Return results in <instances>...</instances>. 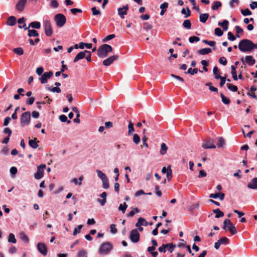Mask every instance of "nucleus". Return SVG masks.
Returning a JSON list of instances; mask_svg holds the SVG:
<instances>
[{
    "instance_id": "30",
    "label": "nucleus",
    "mask_w": 257,
    "mask_h": 257,
    "mask_svg": "<svg viewBox=\"0 0 257 257\" xmlns=\"http://www.w3.org/2000/svg\"><path fill=\"white\" fill-rule=\"evenodd\" d=\"M96 173H97L98 177L102 181L103 180L106 179V178H107V177L106 176V175L104 173H103L101 171H100L99 170H97Z\"/></svg>"
},
{
    "instance_id": "11",
    "label": "nucleus",
    "mask_w": 257,
    "mask_h": 257,
    "mask_svg": "<svg viewBox=\"0 0 257 257\" xmlns=\"http://www.w3.org/2000/svg\"><path fill=\"white\" fill-rule=\"evenodd\" d=\"M38 251L43 255H46L47 253V248L44 243L39 242L37 244Z\"/></svg>"
},
{
    "instance_id": "25",
    "label": "nucleus",
    "mask_w": 257,
    "mask_h": 257,
    "mask_svg": "<svg viewBox=\"0 0 257 257\" xmlns=\"http://www.w3.org/2000/svg\"><path fill=\"white\" fill-rule=\"evenodd\" d=\"M17 19L16 17H9L7 21V24L8 25L13 26L16 24Z\"/></svg>"
},
{
    "instance_id": "4",
    "label": "nucleus",
    "mask_w": 257,
    "mask_h": 257,
    "mask_svg": "<svg viewBox=\"0 0 257 257\" xmlns=\"http://www.w3.org/2000/svg\"><path fill=\"white\" fill-rule=\"evenodd\" d=\"M112 245L109 242H103L98 250L100 254H106L108 253L112 249Z\"/></svg>"
},
{
    "instance_id": "51",
    "label": "nucleus",
    "mask_w": 257,
    "mask_h": 257,
    "mask_svg": "<svg viewBox=\"0 0 257 257\" xmlns=\"http://www.w3.org/2000/svg\"><path fill=\"white\" fill-rule=\"evenodd\" d=\"M82 227H83L82 225H79L77 227H75L74 229L73 232V235H76L78 233H80V230L81 229Z\"/></svg>"
},
{
    "instance_id": "64",
    "label": "nucleus",
    "mask_w": 257,
    "mask_h": 257,
    "mask_svg": "<svg viewBox=\"0 0 257 257\" xmlns=\"http://www.w3.org/2000/svg\"><path fill=\"white\" fill-rule=\"evenodd\" d=\"M9 149L7 147H4L1 151V153L5 155H7L9 154Z\"/></svg>"
},
{
    "instance_id": "29",
    "label": "nucleus",
    "mask_w": 257,
    "mask_h": 257,
    "mask_svg": "<svg viewBox=\"0 0 257 257\" xmlns=\"http://www.w3.org/2000/svg\"><path fill=\"white\" fill-rule=\"evenodd\" d=\"M83 180V177L82 176H80L78 179L76 178H73L71 180V182H73L76 185H81V182Z\"/></svg>"
},
{
    "instance_id": "23",
    "label": "nucleus",
    "mask_w": 257,
    "mask_h": 257,
    "mask_svg": "<svg viewBox=\"0 0 257 257\" xmlns=\"http://www.w3.org/2000/svg\"><path fill=\"white\" fill-rule=\"evenodd\" d=\"M212 52L211 49L210 48H205L201 49L198 51V53L202 55L208 54Z\"/></svg>"
},
{
    "instance_id": "48",
    "label": "nucleus",
    "mask_w": 257,
    "mask_h": 257,
    "mask_svg": "<svg viewBox=\"0 0 257 257\" xmlns=\"http://www.w3.org/2000/svg\"><path fill=\"white\" fill-rule=\"evenodd\" d=\"M166 245H167V248L170 252H172L176 247V245L173 243H167Z\"/></svg>"
},
{
    "instance_id": "58",
    "label": "nucleus",
    "mask_w": 257,
    "mask_h": 257,
    "mask_svg": "<svg viewBox=\"0 0 257 257\" xmlns=\"http://www.w3.org/2000/svg\"><path fill=\"white\" fill-rule=\"evenodd\" d=\"M86 251L84 249L80 250L77 254L78 257H87Z\"/></svg>"
},
{
    "instance_id": "14",
    "label": "nucleus",
    "mask_w": 257,
    "mask_h": 257,
    "mask_svg": "<svg viewBox=\"0 0 257 257\" xmlns=\"http://www.w3.org/2000/svg\"><path fill=\"white\" fill-rule=\"evenodd\" d=\"M202 146L205 149L216 148V146L213 144V141L211 139L208 140L206 143L203 144Z\"/></svg>"
},
{
    "instance_id": "52",
    "label": "nucleus",
    "mask_w": 257,
    "mask_h": 257,
    "mask_svg": "<svg viewBox=\"0 0 257 257\" xmlns=\"http://www.w3.org/2000/svg\"><path fill=\"white\" fill-rule=\"evenodd\" d=\"M144 221H145V219H144V218H139L137 222L135 224L136 226L139 227L141 226V225H143V223Z\"/></svg>"
},
{
    "instance_id": "10",
    "label": "nucleus",
    "mask_w": 257,
    "mask_h": 257,
    "mask_svg": "<svg viewBox=\"0 0 257 257\" xmlns=\"http://www.w3.org/2000/svg\"><path fill=\"white\" fill-rule=\"evenodd\" d=\"M240 60L243 63V64H244V61H245L249 66H252L255 63V59L253 58V57L252 56H250V55L246 56L244 58V59L243 57H242L240 59Z\"/></svg>"
},
{
    "instance_id": "24",
    "label": "nucleus",
    "mask_w": 257,
    "mask_h": 257,
    "mask_svg": "<svg viewBox=\"0 0 257 257\" xmlns=\"http://www.w3.org/2000/svg\"><path fill=\"white\" fill-rule=\"evenodd\" d=\"M214 213L216 214L215 217L216 218H219L224 216V213L221 211L219 208L213 209L212 210Z\"/></svg>"
},
{
    "instance_id": "41",
    "label": "nucleus",
    "mask_w": 257,
    "mask_h": 257,
    "mask_svg": "<svg viewBox=\"0 0 257 257\" xmlns=\"http://www.w3.org/2000/svg\"><path fill=\"white\" fill-rule=\"evenodd\" d=\"M226 86L228 89L232 92H236L238 90L237 87L235 85H233L229 83H227Z\"/></svg>"
},
{
    "instance_id": "19",
    "label": "nucleus",
    "mask_w": 257,
    "mask_h": 257,
    "mask_svg": "<svg viewBox=\"0 0 257 257\" xmlns=\"http://www.w3.org/2000/svg\"><path fill=\"white\" fill-rule=\"evenodd\" d=\"M228 25L229 22L227 20H224L222 22H219L218 23V25L221 27L224 31L227 30Z\"/></svg>"
},
{
    "instance_id": "8",
    "label": "nucleus",
    "mask_w": 257,
    "mask_h": 257,
    "mask_svg": "<svg viewBox=\"0 0 257 257\" xmlns=\"http://www.w3.org/2000/svg\"><path fill=\"white\" fill-rule=\"evenodd\" d=\"M45 33L47 36L50 37L53 34V30L49 21H45L44 24Z\"/></svg>"
},
{
    "instance_id": "1",
    "label": "nucleus",
    "mask_w": 257,
    "mask_h": 257,
    "mask_svg": "<svg viewBox=\"0 0 257 257\" xmlns=\"http://www.w3.org/2000/svg\"><path fill=\"white\" fill-rule=\"evenodd\" d=\"M238 47L241 52H251L252 51V41L247 39H242L239 42Z\"/></svg>"
},
{
    "instance_id": "2",
    "label": "nucleus",
    "mask_w": 257,
    "mask_h": 257,
    "mask_svg": "<svg viewBox=\"0 0 257 257\" xmlns=\"http://www.w3.org/2000/svg\"><path fill=\"white\" fill-rule=\"evenodd\" d=\"M112 47L108 44H103L99 47L97 51V56L99 58H103L106 57L108 53L112 52Z\"/></svg>"
},
{
    "instance_id": "59",
    "label": "nucleus",
    "mask_w": 257,
    "mask_h": 257,
    "mask_svg": "<svg viewBox=\"0 0 257 257\" xmlns=\"http://www.w3.org/2000/svg\"><path fill=\"white\" fill-rule=\"evenodd\" d=\"M115 35L114 34H110L106 36L105 38L103 39V42H106L108 41H109L114 38H115Z\"/></svg>"
},
{
    "instance_id": "47",
    "label": "nucleus",
    "mask_w": 257,
    "mask_h": 257,
    "mask_svg": "<svg viewBox=\"0 0 257 257\" xmlns=\"http://www.w3.org/2000/svg\"><path fill=\"white\" fill-rule=\"evenodd\" d=\"M13 51L15 53L18 55H22L24 53L23 49L21 47L15 48Z\"/></svg>"
},
{
    "instance_id": "44",
    "label": "nucleus",
    "mask_w": 257,
    "mask_h": 257,
    "mask_svg": "<svg viewBox=\"0 0 257 257\" xmlns=\"http://www.w3.org/2000/svg\"><path fill=\"white\" fill-rule=\"evenodd\" d=\"M10 172L11 173V177L12 178L15 177L16 174L18 172V169L16 167H12L10 168Z\"/></svg>"
},
{
    "instance_id": "15",
    "label": "nucleus",
    "mask_w": 257,
    "mask_h": 257,
    "mask_svg": "<svg viewBox=\"0 0 257 257\" xmlns=\"http://www.w3.org/2000/svg\"><path fill=\"white\" fill-rule=\"evenodd\" d=\"M247 187L251 189H257V177H255L251 180L250 182L247 184Z\"/></svg>"
},
{
    "instance_id": "35",
    "label": "nucleus",
    "mask_w": 257,
    "mask_h": 257,
    "mask_svg": "<svg viewBox=\"0 0 257 257\" xmlns=\"http://www.w3.org/2000/svg\"><path fill=\"white\" fill-rule=\"evenodd\" d=\"M220 97L221 98V100L222 101V102L224 104H229L230 102V101L229 100V98H228L227 97H226L222 93H220Z\"/></svg>"
},
{
    "instance_id": "46",
    "label": "nucleus",
    "mask_w": 257,
    "mask_h": 257,
    "mask_svg": "<svg viewBox=\"0 0 257 257\" xmlns=\"http://www.w3.org/2000/svg\"><path fill=\"white\" fill-rule=\"evenodd\" d=\"M181 13L182 14L184 15L185 16H190L191 11L188 8H186V10L185 8H183L181 10Z\"/></svg>"
},
{
    "instance_id": "17",
    "label": "nucleus",
    "mask_w": 257,
    "mask_h": 257,
    "mask_svg": "<svg viewBox=\"0 0 257 257\" xmlns=\"http://www.w3.org/2000/svg\"><path fill=\"white\" fill-rule=\"evenodd\" d=\"M27 0H20L16 5V9L19 11H22L26 5Z\"/></svg>"
},
{
    "instance_id": "16",
    "label": "nucleus",
    "mask_w": 257,
    "mask_h": 257,
    "mask_svg": "<svg viewBox=\"0 0 257 257\" xmlns=\"http://www.w3.org/2000/svg\"><path fill=\"white\" fill-rule=\"evenodd\" d=\"M86 53L85 50L83 51H81L78 53L77 55L75 56L74 59H73V62L76 63L78 62L79 60H81L85 57Z\"/></svg>"
},
{
    "instance_id": "27",
    "label": "nucleus",
    "mask_w": 257,
    "mask_h": 257,
    "mask_svg": "<svg viewBox=\"0 0 257 257\" xmlns=\"http://www.w3.org/2000/svg\"><path fill=\"white\" fill-rule=\"evenodd\" d=\"M92 44L91 43H85L83 42H80L79 43V47L81 49H83L85 47L87 49H90L92 48Z\"/></svg>"
},
{
    "instance_id": "49",
    "label": "nucleus",
    "mask_w": 257,
    "mask_h": 257,
    "mask_svg": "<svg viewBox=\"0 0 257 257\" xmlns=\"http://www.w3.org/2000/svg\"><path fill=\"white\" fill-rule=\"evenodd\" d=\"M214 34L218 37H221L223 35V32L220 28H216L214 30Z\"/></svg>"
},
{
    "instance_id": "12",
    "label": "nucleus",
    "mask_w": 257,
    "mask_h": 257,
    "mask_svg": "<svg viewBox=\"0 0 257 257\" xmlns=\"http://www.w3.org/2000/svg\"><path fill=\"white\" fill-rule=\"evenodd\" d=\"M54 21L58 27H63L66 22V17H54Z\"/></svg>"
},
{
    "instance_id": "62",
    "label": "nucleus",
    "mask_w": 257,
    "mask_h": 257,
    "mask_svg": "<svg viewBox=\"0 0 257 257\" xmlns=\"http://www.w3.org/2000/svg\"><path fill=\"white\" fill-rule=\"evenodd\" d=\"M85 53H86V56H85L86 60L88 62H90L91 61V52L89 51H87V50H85Z\"/></svg>"
},
{
    "instance_id": "36",
    "label": "nucleus",
    "mask_w": 257,
    "mask_h": 257,
    "mask_svg": "<svg viewBox=\"0 0 257 257\" xmlns=\"http://www.w3.org/2000/svg\"><path fill=\"white\" fill-rule=\"evenodd\" d=\"M8 242L13 243H16L17 242V240L15 238V235L13 233H11L9 234L8 237Z\"/></svg>"
},
{
    "instance_id": "5",
    "label": "nucleus",
    "mask_w": 257,
    "mask_h": 257,
    "mask_svg": "<svg viewBox=\"0 0 257 257\" xmlns=\"http://www.w3.org/2000/svg\"><path fill=\"white\" fill-rule=\"evenodd\" d=\"M31 121V113L30 111L23 113L20 118L21 125L22 127L29 125Z\"/></svg>"
},
{
    "instance_id": "60",
    "label": "nucleus",
    "mask_w": 257,
    "mask_h": 257,
    "mask_svg": "<svg viewBox=\"0 0 257 257\" xmlns=\"http://www.w3.org/2000/svg\"><path fill=\"white\" fill-rule=\"evenodd\" d=\"M50 6L52 8H57L58 7V3L56 0H52Z\"/></svg>"
},
{
    "instance_id": "3",
    "label": "nucleus",
    "mask_w": 257,
    "mask_h": 257,
    "mask_svg": "<svg viewBox=\"0 0 257 257\" xmlns=\"http://www.w3.org/2000/svg\"><path fill=\"white\" fill-rule=\"evenodd\" d=\"M222 228L224 230H228L232 235H234L237 233L235 227L229 219H225L224 220Z\"/></svg>"
},
{
    "instance_id": "13",
    "label": "nucleus",
    "mask_w": 257,
    "mask_h": 257,
    "mask_svg": "<svg viewBox=\"0 0 257 257\" xmlns=\"http://www.w3.org/2000/svg\"><path fill=\"white\" fill-rule=\"evenodd\" d=\"M117 58V55L110 56L103 61V65L105 66H108L110 65L115 60H116Z\"/></svg>"
},
{
    "instance_id": "61",
    "label": "nucleus",
    "mask_w": 257,
    "mask_h": 257,
    "mask_svg": "<svg viewBox=\"0 0 257 257\" xmlns=\"http://www.w3.org/2000/svg\"><path fill=\"white\" fill-rule=\"evenodd\" d=\"M70 11L72 13V14L74 15H77V13H81L82 12V11L81 9L77 8L71 9L70 10Z\"/></svg>"
},
{
    "instance_id": "39",
    "label": "nucleus",
    "mask_w": 257,
    "mask_h": 257,
    "mask_svg": "<svg viewBox=\"0 0 257 257\" xmlns=\"http://www.w3.org/2000/svg\"><path fill=\"white\" fill-rule=\"evenodd\" d=\"M59 119L61 121L63 122H66L68 124L71 122V121L68 119L67 116L64 114L60 115L59 116Z\"/></svg>"
},
{
    "instance_id": "40",
    "label": "nucleus",
    "mask_w": 257,
    "mask_h": 257,
    "mask_svg": "<svg viewBox=\"0 0 257 257\" xmlns=\"http://www.w3.org/2000/svg\"><path fill=\"white\" fill-rule=\"evenodd\" d=\"M128 135H131L132 134L133 132L135 131V129L134 127V123L131 121H129V123L128 125Z\"/></svg>"
},
{
    "instance_id": "56",
    "label": "nucleus",
    "mask_w": 257,
    "mask_h": 257,
    "mask_svg": "<svg viewBox=\"0 0 257 257\" xmlns=\"http://www.w3.org/2000/svg\"><path fill=\"white\" fill-rule=\"evenodd\" d=\"M224 144V140L222 137H220L219 138L218 140V142L217 143V146L218 148H221Z\"/></svg>"
},
{
    "instance_id": "57",
    "label": "nucleus",
    "mask_w": 257,
    "mask_h": 257,
    "mask_svg": "<svg viewBox=\"0 0 257 257\" xmlns=\"http://www.w3.org/2000/svg\"><path fill=\"white\" fill-rule=\"evenodd\" d=\"M241 13L242 15H243L244 16H246L247 15H251L252 14L251 11L248 9L241 10Z\"/></svg>"
},
{
    "instance_id": "7",
    "label": "nucleus",
    "mask_w": 257,
    "mask_h": 257,
    "mask_svg": "<svg viewBox=\"0 0 257 257\" xmlns=\"http://www.w3.org/2000/svg\"><path fill=\"white\" fill-rule=\"evenodd\" d=\"M46 168L45 164H41L37 167V172L34 174V177L36 179H41L44 176V170Z\"/></svg>"
},
{
    "instance_id": "32",
    "label": "nucleus",
    "mask_w": 257,
    "mask_h": 257,
    "mask_svg": "<svg viewBox=\"0 0 257 257\" xmlns=\"http://www.w3.org/2000/svg\"><path fill=\"white\" fill-rule=\"evenodd\" d=\"M202 42L204 43L205 44L208 45L209 46H210L211 47H213V50H215L216 49V47H215L216 43H215V41H208L207 40H202Z\"/></svg>"
},
{
    "instance_id": "45",
    "label": "nucleus",
    "mask_w": 257,
    "mask_h": 257,
    "mask_svg": "<svg viewBox=\"0 0 257 257\" xmlns=\"http://www.w3.org/2000/svg\"><path fill=\"white\" fill-rule=\"evenodd\" d=\"M139 212H140V210L138 208H134L133 209V210L131 211H130L127 214V217H133L135 214V213H138Z\"/></svg>"
},
{
    "instance_id": "20",
    "label": "nucleus",
    "mask_w": 257,
    "mask_h": 257,
    "mask_svg": "<svg viewBox=\"0 0 257 257\" xmlns=\"http://www.w3.org/2000/svg\"><path fill=\"white\" fill-rule=\"evenodd\" d=\"M39 142V141H37V139L35 138L33 140H30L29 141V145L33 149H36L38 147V143Z\"/></svg>"
},
{
    "instance_id": "54",
    "label": "nucleus",
    "mask_w": 257,
    "mask_h": 257,
    "mask_svg": "<svg viewBox=\"0 0 257 257\" xmlns=\"http://www.w3.org/2000/svg\"><path fill=\"white\" fill-rule=\"evenodd\" d=\"M102 187L104 189H108L109 187V181L108 178L103 180Z\"/></svg>"
},
{
    "instance_id": "33",
    "label": "nucleus",
    "mask_w": 257,
    "mask_h": 257,
    "mask_svg": "<svg viewBox=\"0 0 257 257\" xmlns=\"http://www.w3.org/2000/svg\"><path fill=\"white\" fill-rule=\"evenodd\" d=\"M28 36L31 37H38L39 36V33L35 30H29Z\"/></svg>"
},
{
    "instance_id": "50",
    "label": "nucleus",
    "mask_w": 257,
    "mask_h": 257,
    "mask_svg": "<svg viewBox=\"0 0 257 257\" xmlns=\"http://www.w3.org/2000/svg\"><path fill=\"white\" fill-rule=\"evenodd\" d=\"M133 140L134 143L138 145L140 142V137L138 134H135L134 135Z\"/></svg>"
},
{
    "instance_id": "6",
    "label": "nucleus",
    "mask_w": 257,
    "mask_h": 257,
    "mask_svg": "<svg viewBox=\"0 0 257 257\" xmlns=\"http://www.w3.org/2000/svg\"><path fill=\"white\" fill-rule=\"evenodd\" d=\"M140 233L137 229H133L130 232V239L133 243H137L140 240Z\"/></svg>"
},
{
    "instance_id": "22",
    "label": "nucleus",
    "mask_w": 257,
    "mask_h": 257,
    "mask_svg": "<svg viewBox=\"0 0 257 257\" xmlns=\"http://www.w3.org/2000/svg\"><path fill=\"white\" fill-rule=\"evenodd\" d=\"M168 147L166 144L164 143H163L161 145V149L160 151V153L162 155H164L167 153V151L168 150Z\"/></svg>"
},
{
    "instance_id": "55",
    "label": "nucleus",
    "mask_w": 257,
    "mask_h": 257,
    "mask_svg": "<svg viewBox=\"0 0 257 257\" xmlns=\"http://www.w3.org/2000/svg\"><path fill=\"white\" fill-rule=\"evenodd\" d=\"M20 237L22 240L26 242H28L29 241L28 237L23 232L20 233Z\"/></svg>"
},
{
    "instance_id": "21",
    "label": "nucleus",
    "mask_w": 257,
    "mask_h": 257,
    "mask_svg": "<svg viewBox=\"0 0 257 257\" xmlns=\"http://www.w3.org/2000/svg\"><path fill=\"white\" fill-rule=\"evenodd\" d=\"M18 23L19 24V27L21 29L24 28L25 30H28V28L26 27V23H25L24 18L22 17L18 20Z\"/></svg>"
},
{
    "instance_id": "31",
    "label": "nucleus",
    "mask_w": 257,
    "mask_h": 257,
    "mask_svg": "<svg viewBox=\"0 0 257 257\" xmlns=\"http://www.w3.org/2000/svg\"><path fill=\"white\" fill-rule=\"evenodd\" d=\"M215 78L216 79L220 80V82L219 85L221 87L223 86L224 85L226 80V78L225 77H223L220 75H216L215 76Z\"/></svg>"
},
{
    "instance_id": "26",
    "label": "nucleus",
    "mask_w": 257,
    "mask_h": 257,
    "mask_svg": "<svg viewBox=\"0 0 257 257\" xmlns=\"http://www.w3.org/2000/svg\"><path fill=\"white\" fill-rule=\"evenodd\" d=\"M30 27H32L33 28L37 29H40L41 27V23L37 21L32 22L29 24V26L28 27V29Z\"/></svg>"
},
{
    "instance_id": "34",
    "label": "nucleus",
    "mask_w": 257,
    "mask_h": 257,
    "mask_svg": "<svg viewBox=\"0 0 257 257\" xmlns=\"http://www.w3.org/2000/svg\"><path fill=\"white\" fill-rule=\"evenodd\" d=\"M183 26L184 28L187 29H190L191 28V23L190 20H186L183 23Z\"/></svg>"
},
{
    "instance_id": "63",
    "label": "nucleus",
    "mask_w": 257,
    "mask_h": 257,
    "mask_svg": "<svg viewBox=\"0 0 257 257\" xmlns=\"http://www.w3.org/2000/svg\"><path fill=\"white\" fill-rule=\"evenodd\" d=\"M167 246L166 244H163L162 246H160L158 248V250L161 252H166V249H167Z\"/></svg>"
},
{
    "instance_id": "42",
    "label": "nucleus",
    "mask_w": 257,
    "mask_h": 257,
    "mask_svg": "<svg viewBox=\"0 0 257 257\" xmlns=\"http://www.w3.org/2000/svg\"><path fill=\"white\" fill-rule=\"evenodd\" d=\"M198 70L197 68L192 69L191 68H190L188 69L187 72H185V74L188 73L191 75H193L195 74H196L198 72Z\"/></svg>"
},
{
    "instance_id": "53",
    "label": "nucleus",
    "mask_w": 257,
    "mask_h": 257,
    "mask_svg": "<svg viewBox=\"0 0 257 257\" xmlns=\"http://www.w3.org/2000/svg\"><path fill=\"white\" fill-rule=\"evenodd\" d=\"M200 41V38L197 36H192L189 38V42L190 43H193L195 42H198Z\"/></svg>"
},
{
    "instance_id": "18",
    "label": "nucleus",
    "mask_w": 257,
    "mask_h": 257,
    "mask_svg": "<svg viewBox=\"0 0 257 257\" xmlns=\"http://www.w3.org/2000/svg\"><path fill=\"white\" fill-rule=\"evenodd\" d=\"M128 9V5L123 6L121 8H119L118 9V14L120 16H123L124 15H126L127 14V11Z\"/></svg>"
},
{
    "instance_id": "43",
    "label": "nucleus",
    "mask_w": 257,
    "mask_h": 257,
    "mask_svg": "<svg viewBox=\"0 0 257 257\" xmlns=\"http://www.w3.org/2000/svg\"><path fill=\"white\" fill-rule=\"evenodd\" d=\"M221 6V3L220 2H219V1L214 2L212 6V9L213 10H216Z\"/></svg>"
},
{
    "instance_id": "9",
    "label": "nucleus",
    "mask_w": 257,
    "mask_h": 257,
    "mask_svg": "<svg viewBox=\"0 0 257 257\" xmlns=\"http://www.w3.org/2000/svg\"><path fill=\"white\" fill-rule=\"evenodd\" d=\"M53 73L52 71H50L48 72H44L39 80L42 84L46 83L48 82V79L50 78L53 76Z\"/></svg>"
},
{
    "instance_id": "37",
    "label": "nucleus",
    "mask_w": 257,
    "mask_h": 257,
    "mask_svg": "<svg viewBox=\"0 0 257 257\" xmlns=\"http://www.w3.org/2000/svg\"><path fill=\"white\" fill-rule=\"evenodd\" d=\"M127 206H128L125 202H124L123 204H120L118 207V210L124 213L125 212Z\"/></svg>"
},
{
    "instance_id": "38",
    "label": "nucleus",
    "mask_w": 257,
    "mask_h": 257,
    "mask_svg": "<svg viewBox=\"0 0 257 257\" xmlns=\"http://www.w3.org/2000/svg\"><path fill=\"white\" fill-rule=\"evenodd\" d=\"M220 244H228L229 243V240L226 237H223L221 238H220L218 240Z\"/></svg>"
},
{
    "instance_id": "28",
    "label": "nucleus",
    "mask_w": 257,
    "mask_h": 257,
    "mask_svg": "<svg viewBox=\"0 0 257 257\" xmlns=\"http://www.w3.org/2000/svg\"><path fill=\"white\" fill-rule=\"evenodd\" d=\"M46 89L53 92L60 93L61 92V89L57 87H53L46 85Z\"/></svg>"
}]
</instances>
